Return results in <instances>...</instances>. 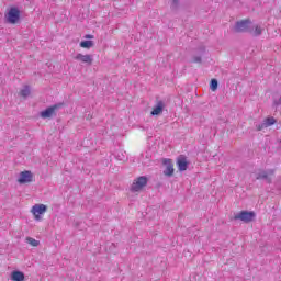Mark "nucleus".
I'll list each match as a JSON object with an SVG mask.
<instances>
[{
  "instance_id": "9d476101",
  "label": "nucleus",
  "mask_w": 281,
  "mask_h": 281,
  "mask_svg": "<svg viewBox=\"0 0 281 281\" xmlns=\"http://www.w3.org/2000/svg\"><path fill=\"white\" fill-rule=\"evenodd\" d=\"M75 60H80L81 63H85L86 65H93V55H82L80 53H78L75 56Z\"/></svg>"
},
{
  "instance_id": "20e7f679",
  "label": "nucleus",
  "mask_w": 281,
  "mask_h": 281,
  "mask_svg": "<svg viewBox=\"0 0 281 281\" xmlns=\"http://www.w3.org/2000/svg\"><path fill=\"white\" fill-rule=\"evenodd\" d=\"M276 175V169H268V170H260L256 179L258 181H266V183L271 184L273 183V176Z\"/></svg>"
},
{
  "instance_id": "b1692460",
  "label": "nucleus",
  "mask_w": 281,
  "mask_h": 281,
  "mask_svg": "<svg viewBox=\"0 0 281 281\" xmlns=\"http://www.w3.org/2000/svg\"><path fill=\"white\" fill-rule=\"evenodd\" d=\"M33 216H35V221H41V214L35 213V214H33Z\"/></svg>"
},
{
  "instance_id": "412c9836",
  "label": "nucleus",
  "mask_w": 281,
  "mask_h": 281,
  "mask_svg": "<svg viewBox=\"0 0 281 281\" xmlns=\"http://www.w3.org/2000/svg\"><path fill=\"white\" fill-rule=\"evenodd\" d=\"M203 60H202V58H201V56H194L193 57V63H202Z\"/></svg>"
},
{
  "instance_id": "393cba45",
  "label": "nucleus",
  "mask_w": 281,
  "mask_h": 281,
  "mask_svg": "<svg viewBox=\"0 0 281 281\" xmlns=\"http://www.w3.org/2000/svg\"><path fill=\"white\" fill-rule=\"evenodd\" d=\"M85 38H89V40H91V38H93V35H91V34H87V35H85Z\"/></svg>"
},
{
  "instance_id": "4be33fe9",
  "label": "nucleus",
  "mask_w": 281,
  "mask_h": 281,
  "mask_svg": "<svg viewBox=\"0 0 281 281\" xmlns=\"http://www.w3.org/2000/svg\"><path fill=\"white\" fill-rule=\"evenodd\" d=\"M262 128H267L266 123H261V124L257 125V131H262Z\"/></svg>"
},
{
  "instance_id": "f257e3e1",
  "label": "nucleus",
  "mask_w": 281,
  "mask_h": 281,
  "mask_svg": "<svg viewBox=\"0 0 281 281\" xmlns=\"http://www.w3.org/2000/svg\"><path fill=\"white\" fill-rule=\"evenodd\" d=\"M65 106V102L56 103L49 108H46L44 111L40 113V116L43 120H47L49 117H56V111H59V109H63Z\"/></svg>"
},
{
  "instance_id": "aec40b11",
  "label": "nucleus",
  "mask_w": 281,
  "mask_h": 281,
  "mask_svg": "<svg viewBox=\"0 0 281 281\" xmlns=\"http://www.w3.org/2000/svg\"><path fill=\"white\" fill-rule=\"evenodd\" d=\"M170 8H171L172 12H177V10H179V0H172Z\"/></svg>"
},
{
  "instance_id": "a878e982",
  "label": "nucleus",
  "mask_w": 281,
  "mask_h": 281,
  "mask_svg": "<svg viewBox=\"0 0 281 281\" xmlns=\"http://www.w3.org/2000/svg\"><path fill=\"white\" fill-rule=\"evenodd\" d=\"M201 50H202V52H205V47H202Z\"/></svg>"
},
{
  "instance_id": "39448f33",
  "label": "nucleus",
  "mask_w": 281,
  "mask_h": 281,
  "mask_svg": "<svg viewBox=\"0 0 281 281\" xmlns=\"http://www.w3.org/2000/svg\"><path fill=\"white\" fill-rule=\"evenodd\" d=\"M254 23L251 22V20L247 19V20H241L239 22H236L235 24V31L236 32H246L249 34V32H252L251 25Z\"/></svg>"
},
{
  "instance_id": "1a4fd4ad",
  "label": "nucleus",
  "mask_w": 281,
  "mask_h": 281,
  "mask_svg": "<svg viewBox=\"0 0 281 281\" xmlns=\"http://www.w3.org/2000/svg\"><path fill=\"white\" fill-rule=\"evenodd\" d=\"M176 164L180 172H186L188 166H190V161H188V158L184 155L178 156Z\"/></svg>"
},
{
  "instance_id": "dca6fc26",
  "label": "nucleus",
  "mask_w": 281,
  "mask_h": 281,
  "mask_svg": "<svg viewBox=\"0 0 281 281\" xmlns=\"http://www.w3.org/2000/svg\"><path fill=\"white\" fill-rule=\"evenodd\" d=\"M31 91H30V86H25L21 91H20V95L22 98H27L30 95Z\"/></svg>"
},
{
  "instance_id": "0eeeda50",
  "label": "nucleus",
  "mask_w": 281,
  "mask_h": 281,
  "mask_svg": "<svg viewBox=\"0 0 281 281\" xmlns=\"http://www.w3.org/2000/svg\"><path fill=\"white\" fill-rule=\"evenodd\" d=\"M162 166L165 167L162 175H165V177H173L175 164L172 162V159L170 158L162 159Z\"/></svg>"
},
{
  "instance_id": "6ab92c4d",
  "label": "nucleus",
  "mask_w": 281,
  "mask_h": 281,
  "mask_svg": "<svg viewBox=\"0 0 281 281\" xmlns=\"http://www.w3.org/2000/svg\"><path fill=\"white\" fill-rule=\"evenodd\" d=\"M276 119L273 116H270V117H267L265 120V124H266V127H269V126H273V124H276Z\"/></svg>"
},
{
  "instance_id": "f8f14e48",
  "label": "nucleus",
  "mask_w": 281,
  "mask_h": 281,
  "mask_svg": "<svg viewBox=\"0 0 281 281\" xmlns=\"http://www.w3.org/2000/svg\"><path fill=\"white\" fill-rule=\"evenodd\" d=\"M11 280L12 281H24L25 280V273L20 270H13L11 272Z\"/></svg>"
},
{
  "instance_id": "9b49d317",
  "label": "nucleus",
  "mask_w": 281,
  "mask_h": 281,
  "mask_svg": "<svg viewBox=\"0 0 281 281\" xmlns=\"http://www.w3.org/2000/svg\"><path fill=\"white\" fill-rule=\"evenodd\" d=\"M166 105L164 104V101H158L157 104L154 106L153 111L150 112V115H161L164 113V108Z\"/></svg>"
},
{
  "instance_id": "ddd939ff",
  "label": "nucleus",
  "mask_w": 281,
  "mask_h": 281,
  "mask_svg": "<svg viewBox=\"0 0 281 281\" xmlns=\"http://www.w3.org/2000/svg\"><path fill=\"white\" fill-rule=\"evenodd\" d=\"M32 212H33V214H45V212H47V205H45V204H35L32 207Z\"/></svg>"
},
{
  "instance_id": "4468645a",
  "label": "nucleus",
  "mask_w": 281,
  "mask_h": 281,
  "mask_svg": "<svg viewBox=\"0 0 281 281\" xmlns=\"http://www.w3.org/2000/svg\"><path fill=\"white\" fill-rule=\"evenodd\" d=\"M95 43H93V41L91 40L81 41L79 44V46L83 49H91V47H93Z\"/></svg>"
},
{
  "instance_id": "a211bd4d",
  "label": "nucleus",
  "mask_w": 281,
  "mask_h": 281,
  "mask_svg": "<svg viewBox=\"0 0 281 281\" xmlns=\"http://www.w3.org/2000/svg\"><path fill=\"white\" fill-rule=\"evenodd\" d=\"M210 89H211V91H216V89H218V80L217 79H211Z\"/></svg>"
},
{
  "instance_id": "f03ea898",
  "label": "nucleus",
  "mask_w": 281,
  "mask_h": 281,
  "mask_svg": "<svg viewBox=\"0 0 281 281\" xmlns=\"http://www.w3.org/2000/svg\"><path fill=\"white\" fill-rule=\"evenodd\" d=\"M256 218V212L254 211H240L235 214L233 221H241V223H252Z\"/></svg>"
},
{
  "instance_id": "7ed1b4c3",
  "label": "nucleus",
  "mask_w": 281,
  "mask_h": 281,
  "mask_svg": "<svg viewBox=\"0 0 281 281\" xmlns=\"http://www.w3.org/2000/svg\"><path fill=\"white\" fill-rule=\"evenodd\" d=\"M4 19H7V23H11V25H15L19 23L21 19V10L16 7H12L8 13L4 14Z\"/></svg>"
},
{
  "instance_id": "6e6552de",
  "label": "nucleus",
  "mask_w": 281,
  "mask_h": 281,
  "mask_svg": "<svg viewBox=\"0 0 281 281\" xmlns=\"http://www.w3.org/2000/svg\"><path fill=\"white\" fill-rule=\"evenodd\" d=\"M34 181V175L30 170H25L20 172V177L18 179V182L23 186L25 183H32Z\"/></svg>"
},
{
  "instance_id": "f3484780",
  "label": "nucleus",
  "mask_w": 281,
  "mask_h": 281,
  "mask_svg": "<svg viewBox=\"0 0 281 281\" xmlns=\"http://www.w3.org/2000/svg\"><path fill=\"white\" fill-rule=\"evenodd\" d=\"M26 243H29V245H31L32 247H38V245H41L40 240H36L32 237H27Z\"/></svg>"
},
{
  "instance_id": "423d86ee",
  "label": "nucleus",
  "mask_w": 281,
  "mask_h": 281,
  "mask_svg": "<svg viewBox=\"0 0 281 281\" xmlns=\"http://www.w3.org/2000/svg\"><path fill=\"white\" fill-rule=\"evenodd\" d=\"M148 186V178L146 176L138 177L132 184V192H139L142 188H146Z\"/></svg>"
},
{
  "instance_id": "5701e85b",
  "label": "nucleus",
  "mask_w": 281,
  "mask_h": 281,
  "mask_svg": "<svg viewBox=\"0 0 281 281\" xmlns=\"http://www.w3.org/2000/svg\"><path fill=\"white\" fill-rule=\"evenodd\" d=\"M281 105V97L278 100L273 101V106H280Z\"/></svg>"
},
{
  "instance_id": "2eb2a0df",
  "label": "nucleus",
  "mask_w": 281,
  "mask_h": 281,
  "mask_svg": "<svg viewBox=\"0 0 281 281\" xmlns=\"http://www.w3.org/2000/svg\"><path fill=\"white\" fill-rule=\"evenodd\" d=\"M251 30H252V31H250L249 34H251L252 36H260V35L262 34V30H263V29H261V27L258 26V25L252 24V25H251Z\"/></svg>"
}]
</instances>
